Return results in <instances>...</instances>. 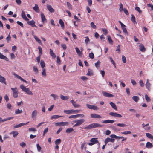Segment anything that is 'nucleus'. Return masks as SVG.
Masks as SVG:
<instances>
[{
	"mask_svg": "<svg viewBox=\"0 0 153 153\" xmlns=\"http://www.w3.org/2000/svg\"><path fill=\"white\" fill-rule=\"evenodd\" d=\"M20 88L22 90L25 92L29 95H33V93L31 91L29 88H26L23 85H20Z\"/></svg>",
	"mask_w": 153,
	"mask_h": 153,
	"instance_id": "obj_1",
	"label": "nucleus"
},
{
	"mask_svg": "<svg viewBox=\"0 0 153 153\" xmlns=\"http://www.w3.org/2000/svg\"><path fill=\"white\" fill-rule=\"evenodd\" d=\"M85 121V120L84 119H80L79 120H76L74 121V122L76 123L73 126V127L80 125L84 123Z\"/></svg>",
	"mask_w": 153,
	"mask_h": 153,
	"instance_id": "obj_2",
	"label": "nucleus"
},
{
	"mask_svg": "<svg viewBox=\"0 0 153 153\" xmlns=\"http://www.w3.org/2000/svg\"><path fill=\"white\" fill-rule=\"evenodd\" d=\"M11 89L13 92V97L15 98L18 97V92L17 88L16 87H15L14 88H12Z\"/></svg>",
	"mask_w": 153,
	"mask_h": 153,
	"instance_id": "obj_3",
	"label": "nucleus"
},
{
	"mask_svg": "<svg viewBox=\"0 0 153 153\" xmlns=\"http://www.w3.org/2000/svg\"><path fill=\"white\" fill-rule=\"evenodd\" d=\"M109 114L110 115L115 117L121 118L122 117L120 114H118L116 112H110Z\"/></svg>",
	"mask_w": 153,
	"mask_h": 153,
	"instance_id": "obj_4",
	"label": "nucleus"
},
{
	"mask_svg": "<svg viewBox=\"0 0 153 153\" xmlns=\"http://www.w3.org/2000/svg\"><path fill=\"white\" fill-rule=\"evenodd\" d=\"M69 123L67 122H57L55 123V125L57 126H64L65 125H68Z\"/></svg>",
	"mask_w": 153,
	"mask_h": 153,
	"instance_id": "obj_5",
	"label": "nucleus"
},
{
	"mask_svg": "<svg viewBox=\"0 0 153 153\" xmlns=\"http://www.w3.org/2000/svg\"><path fill=\"white\" fill-rule=\"evenodd\" d=\"M13 74L15 76V77L21 80V81H23L26 83V84L27 83V82L26 80H24L20 76L17 75L15 73H13Z\"/></svg>",
	"mask_w": 153,
	"mask_h": 153,
	"instance_id": "obj_6",
	"label": "nucleus"
},
{
	"mask_svg": "<svg viewBox=\"0 0 153 153\" xmlns=\"http://www.w3.org/2000/svg\"><path fill=\"white\" fill-rule=\"evenodd\" d=\"M27 23L33 27H37V26L35 25V22L34 20L28 21L27 22Z\"/></svg>",
	"mask_w": 153,
	"mask_h": 153,
	"instance_id": "obj_7",
	"label": "nucleus"
},
{
	"mask_svg": "<svg viewBox=\"0 0 153 153\" xmlns=\"http://www.w3.org/2000/svg\"><path fill=\"white\" fill-rule=\"evenodd\" d=\"M115 140L113 138H106L105 140V145H106L109 142H114Z\"/></svg>",
	"mask_w": 153,
	"mask_h": 153,
	"instance_id": "obj_8",
	"label": "nucleus"
},
{
	"mask_svg": "<svg viewBox=\"0 0 153 153\" xmlns=\"http://www.w3.org/2000/svg\"><path fill=\"white\" fill-rule=\"evenodd\" d=\"M37 114V111L36 110H34L32 113L31 117L33 119L36 118Z\"/></svg>",
	"mask_w": 153,
	"mask_h": 153,
	"instance_id": "obj_9",
	"label": "nucleus"
},
{
	"mask_svg": "<svg viewBox=\"0 0 153 153\" xmlns=\"http://www.w3.org/2000/svg\"><path fill=\"white\" fill-rule=\"evenodd\" d=\"M47 7L48 10L51 13H53L55 12V10L52 8V6L49 4L47 5Z\"/></svg>",
	"mask_w": 153,
	"mask_h": 153,
	"instance_id": "obj_10",
	"label": "nucleus"
},
{
	"mask_svg": "<svg viewBox=\"0 0 153 153\" xmlns=\"http://www.w3.org/2000/svg\"><path fill=\"white\" fill-rule=\"evenodd\" d=\"M63 111L64 113L67 114H74V110L73 109H71L68 110H64Z\"/></svg>",
	"mask_w": 153,
	"mask_h": 153,
	"instance_id": "obj_11",
	"label": "nucleus"
},
{
	"mask_svg": "<svg viewBox=\"0 0 153 153\" xmlns=\"http://www.w3.org/2000/svg\"><path fill=\"white\" fill-rule=\"evenodd\" d=\"M29 123V122H27V123H19V124L16 125V126H14V128H18L19 127H20L23 126H24V125H26L27 124Z\"/></svg>",
	"mask_w": 153,
	"mask_h": 153,
	"instance_id": "obj_12",
	"label": "nucleus"
},
{
	"mask_svg": "<svg viewBox=\"0 0 153 153\" xmlns=\"http://www.w3.org/2000/svg\"><path fill=\"white\" fill-rule=\"evenodd\" d=\"M21 16L26 21H28L29 19L26 16L25 12L23 10L22 12Z\"/></svg>",
	"mask_w": 153,
	"mask_h": 153,
	"instance_id": "obj_13",
	"label": "nucleus"
},
{
	"mask_svg": "<svg viewBox=\"0 0 153 153\" xmlns=\"http://www.w3.org/2000/svg\"><path fill=\"white\" fill-rule=\"evenodd\" d=\"M91 118H100L101 117L98 114H92L91 115Z\"/></svg>",
	"mask_w": 153,
	"mask_h": 153,
	"instance_id": "obj_14",
	"label": "nucleus"
},
{
	"mask_svg": "<svg viewBox=\"0 0 153 153\" xmlns=\"http://www.w3.org/2000/svg\"><path fill=\"white\" fill-rule=\"evenodd\" d=\"M103 95L105 97H114V95H113L110 93L104 92H103Z\"/></svg>",
	"mask_w": 153,
	"mask_h": 153,
	"instance_id": "obj_15",
	"label": "nucleus"
},
{
	"mask_svg": "<svg viewBox=\"0 0 153 153\" xmlns=\"http://www.w3.org/2000/svg\"><path fill=\"white\" fill-rule=\"evenodd\" d=\"M139 49L142 52H144L146 50V49L143 44H140L139 45Z\"/></svg>",
	"mask_w": 153,
	"mask_h": 153,
	"instance_id": "obj_16",
	"label": "nucleus"
},
{
	"mask_svg": "<svg viewBox=\"0 0 153 153\" xmlns=\"http://www.w3.org/2000/svg\"><path fill=\"white\" fill-rule=\"evenodd\" d=\"M93 128L98 127H102L103 126L97 123H92Z\"/></svg>",
	"mask_w": 153,
	"mask_h": 153,
	"instance_id": "obj_17",
	"label": "nucleus"
},
{
	"mask_svg": "<svg viewBox=\"0 0 153 153\" xmlns=\"http://www.w3.org/2000/svg\"><path fill=\"white\" fill-rule=\"evenodd\" d=\"M70 102L72 104V105L74 106V107L76 108V107H79L80 106V105H79L77 104L76 103V102H74L73 100H72L70 101Z\"/></svg>",
	"mask_w": 153,
	"mask_h": 153,
	"instance_id": "obj_18",
	"label": "nucleus"
},
{
	"mask_svg": "<svg viewBox=\"0 0 153 153\" xmlns=\"http://www.w3.org/2000/svg\"><path fill=\"white\" fill-rule=\"evenodd\" d=\"M0 82L6 85V79L5 78L0 75Z\"/></svg>",
	"mask_w": 153,
	"mask_h": 153,
	"instance_id": "obj_19",
	"label": "nucleus"
},
{
	"mask_svg": "<svg viewBox=\"0 0 153 153\" xmlns=\"http://www.w3.org/2000/svg\"><path fill=\"white\" fill-rule=\"evenodd\" d=\"M151 85L150 83L149 82V79H147L146 80V82L145 84V85L147 89L149 90Z\"/></svg>",
	"mask_w": 153,
	"mask_h": 153,
	"instance_id": "obj_20",
	"label": "nucleus"
},
{
	"mask_svg": "<svg viewBox=\"0 0 153 153\" xmlns=\"http://www.w3.org/2000/svg\"><path fill=\"white\" fill-rule=\"evenodd\" d=\"M0 58L1 59H4L6 61H8L9 59L5 56L3 55L0 53Z\"/></svg>",
	"mask_w": 153,
	"mask_h": 153,
	"instance_id": "obj_21",
	"label": "nucleus"
},
{
	"mask_svg": "<svg viewBox=\"0 0 153 153\" xmlns=\"http://www.w3.org/2000/svg\"><path fill=\"white\" fill-rule=\"evenodd\" d=\"M50 53L51 55V56L53 58L55 59L56 57V56L54 53L53 52V50L51 49H50Z\"/></svg>",
	"mask_w": 153,
	"mask_h": 153,
	"instance_id": "obj_22",
	"label": "nucleus"
},
{
	"mask_svg": "<svg viewBox=\"0 0 153 153\" xmlns=\"http://www.w3.org/2000/svg\"><path fill=\"white\" fill-rule=\"evenodd\" d=\"M114 121L113 120H104L102 121V123H112L114 122Z\"/></svg>",
	"mask_w": 153,
	"mask_h": 153,
	"instance_id": "obj_23",
	"label": "nucleus"
},
{
	"mask_svg": "<svg viewBox=\"0 0 153 153\" xmlns=\"http://www.w3.org/2000/svg\"><path fill=\"white\" fill-rule=\"evenodd\" d=\"M33 9L37 13H39V9L37 4H35V6L33 7Z\"/></svg>",
	"mask_w": 153,
	"mask_h": 153,
	"instance_id": "obj_24",
	"label": "nucleus"
},
{
	"mask_svg": "<svg viewBox=\"0 0 153 153\" xmlns=\"http://www.w3.org/2000/svg\"><path fill=\"white\" fill-rule=\"evenodd\" d=\"M146 147L147 148L149 149L152 148L153 147V146L151 143L148 142L146 143Z\"/></svg>",
	"mask_w": 153,
	"mask_h": 153,
	"instance_id": "obj_25",
	"label": "nucleus"
},
{
	"mask_svg": "<svg viewBox=\"0 0 153 153\" xmlns=\"http://www.w3.org/2000/svg\"><path fill=\"white\" fill-rule=\"evenodd\" d=\"M75 49L78 55L79 56H81L82 54V51H80L79 49L77 47H76Z\"/></svg>",
	"mask_w": 153,
	"mask_h": 153,
	"instance_id": "obj_26",
	"label": "nucleus"
},
{
	"mask_svg": "<svg viewBox=\"0 0 153 153\" xmlns=\"http://www.w3.org/2000/svg\"><path fill=\"white\" fill-rule=\"evenodd\" d=\"M60 96L61 99L62 100H67L69 98V96H65L62 95H61Z\"/></svg>",
	"mask_w": 153,
	"mask_h": 153,
	"instance_id": "obj_27",
	"label": "nucleus"
},
{
	"mask_svg": "<svg viewBox=\"0 0 153 153\" xmlns=\"http://www.w3.org/2000/svg\"><path fill=\"white\" fill-rule=\"evenodd\" d=\"M41 17L42 20V22H44L45 21H46L47 20L45 17V16L42 13H41Z\"/></svg>",
	"mask_w": 153,
	"mask_h": 153,
	"instance_id": "obj_28",
	"label": "nucleus"
},
{
	"mask_svg": "<svg viewBox=\"0 0 153 153\" xmlns=\"http://www.w3.org/2000/svg\"><path fill=\"white\" fill-rule=\"evenodd\" d=\"M143 128L146 130H148L150 129V127L149 126V123H147L144 126H143Z\"/></svg>",
	"mask_w": 153,
	"mask_h": 153,
	"instance_id": "obj_29",
	"label": "nucleus"
},
{
	"mask_svg": "<svg viewBox=\"0 0 153 153\" xmlns=\"http://www.w3.org/2000/svg\"><path fill=\"white\" fill-rule=\"evenodd\" d=\"M62 117V116H59L56 115H54L51 117V119H57Z\"/></svg>",
	"mask_w": 153,
	"mask_h": 153,
	"instance_id": "obj_30",
	"label": "nucleus"
},
{
	"mask_svg": "<svg viewBox=\"0 0 153 153\" xmlns=\"http://www.w3.org/2000/svg\"><path fill=\"white\" fill-rule=\"evenodd\" d=\"M135 18L134 15L133 14L131 15V20L133 22V23L134 24H136L137 23V22L135 21Z\"/></svg>",
	"mask_w": 153,
	"mask_h": 153,
	"instance_id": "obj_31",
	"label": "nucleus"
},
{
	"mask_svg": "<svg viewBox=\"0 0 153 153\" xmlns=\"http://www.w3.org/2000/svg\"><path fill=\"white\" fill-rule=\"evenodd\" d=\"M18 132H17V131H13L12 132H11L10 134H13V137H16L18 135Z\"/></svg>",
	"mask_w": 153,
	"mask_h": 153,
	"instance_id": "obj_32",
	"label": "nucleus"
},
{
	"mask_svg": "<svg viewBox=\"0 0 153 153\" xmlns=\"http://www.w3.org/2000/svg\"><path fill=\"white\" fill-rule=\"evenodd\" d=\"M110 104L111 106L115 110H117V106L114 103L111 102L110 103Z\"/></svg>",
	"mask_w": 153,
	"mask_h": 153,
	"instance_id": "obj_33",
	"label": "nucleus"
},
{
	"mask_svg": "<svg viewBox=\"0 0 153 153\" xmlns=\"http://www.w3.org/2000/svg\"><path fill=\"white\" fill-rule=\"evenodd\" d=\"M59 23L61 25V27L62 29L64 28V24L63 21L61 19H59Z\"/></svg>",
	"mask_w": 153,
	"mask_h": 153,
	"instance_id": "obj_34",
	"label": "nucleus"
},
{
	"mask_svg": "<svg viewBox=\"0 0 153 153\" xmlns=\"http://www.w3.org/2000/svg\"><path fill=\"white\" fill-rule=\"evenodd\" d=\"M97 138H92L91 139V140H90V141L91 142H92L93 143H94V144L95 143H98L99 144H100V143L99 142V141L97 140H96V139H97Z\"/></svg>",
	"mask_w": 153,
	"mask_h": 153,
	"instance_id": "obj_35",
	"label": "nucleus"
},
{
	"mask_svg": "<svg viewBox=\"0 0 153 153\" xmlns=\"http://www.w3.org/2000/svg\"><path fill=\"white\" fill-rule=\"evenodd\" d=\"M13 117H9L7 118L2 119L1 118V122H3L8 120H10L11 119L13 118Z\"/></svg>",
	"mask_w": 153,
	"mask_h": 153,
	"instance_id": "obj_36",
	"label": "nucleus"
},
{
	"mask_svg": "<svg viewBox=\"0 0 153 153\" xmlns=\"http://www.w3.org/2000/svg\"><path fill=\"white\" fill-rule=\"evenodd\" d=\"M108 40L109 41V43L111 44H112L113 43V41L112 40L111 36L109 35L107 36Z\"/></svg>",
	"mask_w": 153,
	"mask_h": 153,
	"instance_id": "obj_37",
	"label": "nucleus"
},
{
	"mask_svg": "<svg viewBox=\"0 0 153 153\" xmlns=\"http://www.w3.org/2000/svg\"><path fill=\"white\" fill-rule=\"evenodd\" d=\"M74 129L72 128H67L66 130V132L68 133H69L74 131Z\"/></svg>",
	"mask_w": 153,
	"mask_h": 153,
	"instance_id": "obj_38",
	"label": "nucleus"
},
{
	"mask_svg": "<svg viewBox=\"0 0 153 153\" xmlns=\"http://www.w3.org/2000/svg\"><path fill=\"white\" fill-rule=\"evenodd\" d=\"M93 74L92 71L90 69H88L87 75L88 76H91Z\"/></svg>",
	"mask_w": 153,
	"mask_h": 153,
	"instance_id": "obj_39",
	"label": "nucleus"
},
{
	"mask_svg": "<svg viewBox=\"0 0 153 153\" xmlns=\"http://www.w3.org/2000/svg\"><path fill=\"white\" fill-rule=\"evenodd\" d=\"M133 100L136 102H137L139 99V98L138 97L134 96L132 97Z\"/></svg>",
	"mask_w": 153,
	"mask_h": 153,
	"instance_id": "obj_40",
	"label": "nucleus"
},
{
	"mask_svg": "<svg viewBox=\"0 0 153 153\" xmlns=\"http://www.w3.org/2000/svg\"><path fill=\"white\" fill-rule=\"evenodd\" d=\"M146 135L148 138L153 140V136L150 133H146Z\"/></svg>",
	"mask_w": 153,
	"mask_h": 153,
	"instance_id": "obj_41",
	"label": "nucleus"
},
{
	"mask_svg": "<svg viewBox=\"0 0 153 153\" xmlns=\"http://www.w3.org/2000/svg\"><path fill=\"white\" fill-rule=\"evenodd\" d=\"M51 96L53 97L54 100H56L59 97V96L56 95H55L54 94H51Z\"/></svg>",
	"mask_w": 153,
	"mask_h": 153,
	"instance_id": "obj_42",
	"label": "nucleus"
},
{
	"mask_svg": "<svg viewBox=\"0 0 153 153\" xmlns=\"http://www.w3.org/2000/svg\"><path fill=\"white\" fill-rule=\"evenodd\" d=\"M34 37L35 39L39 43L41 44V42L39 39L36 36H34Z\"/></svg>",
	"mask_w": 153,
	"mask_h": 153,
	"instance_id": "obj_43",
	"label": "nucleus"
},
{
	"mask_svg": "<svg viewBox=\"0 0 153 153\" xmlns=\"http://www.w3.org/2000/svg\"><path fill=\"white\" fill-rule=\"evenodd\" d=\"M42 68L43 70L42 71V75L43 76L45 77L46 76V74L45 72L46 70L45 68Z\"/></svg>",
	"mask_w": 153,
	"mask_h": 153,
	"instance_id": "obj_44",
	"label": "nucleus"
},
{
	"mask_svg": "<svg viewBox=\"0 0 153 153\" xmlns=\"http://www.w3.org/2000/svg\"><path fill=\"white\" fill-rule=\"evenodd\" d=\"M92 128H93L92 124H91L90 125H88V126L85 127L84 129H89Z\"/></svg>",
	"mask_w": 153,
	"mask_h": 153,
	"instance_id": "obj_45",
	"label": "nucleus"
},
{
	"mask_svg": "<svg viewBox=\"0 0 153 153\" xmlns=\"http://www.w3.org/2000/svg\"><path fill=\"white\" fill-rule=\"evenodd\" d=\"M36 129L33 128H29L28 129V131L29 132H31V131H33V132H35L36 131Z\"/></svg>",
	"mask_w": 153,
	"mask_h": 153,
	"instance_id": "obj_46",
	"label": "nucleus"
},
{
	"mask_svg": "<svg viewBox=\"0 0 153 153\" xmlns=\"http://www.w3.org/2000/svg\"><path fill=\"white\" fill-rule=\"evenodd\" d=\"M117 126H118L120 127H126L127 126V125L124 123H118L117 124Z\"/></svg>",
	"mask_w": 153,
	"mask_h": 153,
	"instance_id": "obj_47",
	"label": "nucleus"
},
{
	"mask_svg": "<svg viewBox=\"0 0 153 153\" xmlns=\"http://www.w3.org/2000/svg\"><path fill=\"white\" fill-rule=\"evenodd\" d=\"M22 112V111L19 109H16L15 111V113L16 114H18L21 113Z\"/></svg>",
	"mask_w": 153,
	"mask_h": 153,
	"instance_id": "obj_48",
	"label": "nucleus"
},
{
	"mask_svg": "<svg viewBox=\"0 0 153 153\" xmlns=\"http://www.w3.org/2000/svg\"><path fill=\"white\" fill-rule=\"evenodd\" d=\"M61 142V140L60 139H57L55 141V144L56 145H58Z\"/></svg>",
	"mask_w": 153,
	"mask_h": 153,
	"instance_id": "obj_49",
	"label": "nucleus"
},
{
	"mask_svg": "<svg viewBox=\"0 0 153 153\" xmlns=\"http://www.w3.org/2000/svg\"><path fill=\"white\" fill-rule=\"evenodd\" d=\"M40 65L41 67H45V64L44 61L41 60L40 62Z\"/></svg>",
	"mask_w": 153,
	"mask_h": 153,
	"instance_id": "obj_50",
	"label": "nucleus"
},
{
	"mask_svg": "<svg viewBox=\"0 0 153 153\" xmlns=\"http://www.w3.org/2000/svg\"><path fill=\"white\" fill-rule=\"evenodd\" d=\"M123 134L125 135H127L131 133V132L129 131H125L121 132Z\"/></svg>",
	"mask_w": 153,
	"mask_h": 153,
	"instance_id": "obj_51",
	"label": "nucleus"
},
{
	"mask_svg": "<svg viewBox=\"0 0 153 153\" xmlns=\"http://www.w3.org/2000/svg\"><path fill=\"white\" fill-rule=\"evenodd\" d=\"M145 98L147 102H149L150 101V97L147 95V94H145Z\"/></svg>",
	"mask_w": 153,
	"mask_h": 153,
	"instance_id": "obj_52",
	"label": "nucleus"
},
{
	"mask_svg": "<svg viewBox=\"0 0 153 153\" xmlns=\"http://www.w3.org/2000/svg\"><path fill=\"white\" fill-rule=\"evenodd\" d=\"M91 27L93 29H95L96 28V26L94 25L93 22H91L90 24Z\"/></svg>",
	"mask_w": 153,
	"mask_h": 153,
	"instance_id": "obj_53",
	"label": "nucleus"
},
{
	"mask_svg": "<svg viewBox=\"0 0 153 153\" xmlns=\"http://www.w3.org/2000/svg\"><path fill=\"white\" fill-rule=\"evenodd\" d=\"M68 8L70 9H72V5L68 2H67Z\"/></svg>",
	"mask_w": 153,
	"mask_h": 153,
	"instance_id": "obj_54",
	"label": "nucleus"
},
{
	"mask_svg": "<svg viewBox=\"0 0 153 153\" xmlns=\"http://www.w3.org/2000/svg\"><path fill=\"white\" fill-rule=\"evenodd\" d=\"M38 48L39 51V55H41L42 53V49L40 46H39Z\"/></svg>",
	"mask_w": 153,
	"mask_h": 153,
	"instance_id": "obj_55",
	"label": "nucleus"
},
{
	"mask_svg": "<svg viewBox=\"0 0 153 153\" xmlns=\"http://www.w3.org/2000/svg\"><path fill=\"white\" fill-rule=\"evenodd\" d=\"M80 79L83 81H87L88 79V78L84 76H81Z\"/></svg>",
	"mask_w": 153,
	"mask_h": 153,
	"instance_id": "obj_56",
	"label": "nucleus"
},
{
	"mask_svg": "<svg viewBox=\"0 0 153 153\" xmlns=\"http://www.w3.org/2000/svg\"><path fill=\"white\" fill-rule=\"evenodd\" d=\"M135 9L137 11H138L140 14H141L142 13V11L140 10V8L138 7H136L135 8Z\"/></svg>",
	"mask_w": 153,
	"mask_h": 153,
	"instance_id": "obj_57",
	"label": "nucleus"
},
{
	"mask_svg": "<svg viewBox=\"0 0 153 153\" xmlns=\"http://www.w3.org/2000/svg\"><path fill=\"white\" fill-rule=\"evenodd\" d=\"M77 118V114L71 115L69 117V118L70 119H71V118L76 119V118Z\"/></svg>",
	"mask_w": 153,
	"mask_h": 153,
	"instance_id": "obj_58",
	"label": "nucleus"
},
{
	"mask_svg": "<svg viewBox=\"0 0 153 153\" xmlns=\"http://www.w3.org/2000/svg\"><path fill=\"white\" fill-rule=\"evenodd\" d=\"M85 143H83L82 145H81V149H85L86 150V147H84V146H85Z\"/></svg>",
	"mask_w": 153,
	"mask_h": 153,
	"instance_id": "obj_59",
	"label": "nucleus"
},
{
	"mask_svg": "<svg viewBox=\"0 0 153 153\" xmlns=\"http://www.w3.org/2000/svg\"><path fill=\"white\" fill-rule=\"evenodd\" d=\"M36 147L37 149V150L38 152H40L41 149V147H40V146H39V144H36Z\"/></svg>",
	"mask_w": 153,
	"mask_h": 153,
	"instance_id": "obj_60",
	"label": "nucleus"
},
{
	"mask_svg": "<svg viewBox=\"0 0 153 153\" xmlns=\"http://www.w3.org/2000/svg\"><path fill=\"white\" fill-rule=\"evenodd\" d=\"M89 56L91 59H93L94 58V54L92 53H89Z\"/></svg>",
	"mask_w": 153,
	"mask_h": 153,
	"instance_id": "obj_61",
	"label": "nucleus"
},
{
	"mask_svg": "<svg viewBox=\"0 0 153 153\" xmlns=\"http://www.w3.org/2000/svg\"><path fill=\"white\" fill-rule=\"evenodd\" d=\"M16 22L19 25H20L22 27H23L24 25L21 22L19 21H17Z\"/></svg>",
	"mask_w": 153,
	"mask_h": 153,
	"instance_id": "obj_62",
	"label": "nucleus"
},
{
	"mask_svg": "<svg viewBox=\"0 0 153 153\" xmlns=\"http://www.w3.org/2000/svg\"><path fill=\"white\" fill-rule=\"evenodd\" d=\"M122 59L123 62L124 63H126V57L123 55L122 56Z\"/></svg>",
	"mask_w": 153,
	"mask_h": 153,
	"instance_id": "obj_63",
	"label": "nucleus"
},
{
	"mask_svg": "<svg viewBox=\"0 0 153 153\" xmlns=\"http://www.w3.org/2000/svg\"><path fill=\"white\" fill-rule=\"evenodd\" d=\"M85 43L86 44H87L88 42L90 41L88 37L86 36L85 37Z\"/></svg>",
	"mask_w": 153,
	"mask_h": 153,
	"instance_id": "obj_64",
	"label": "nucleus"
}]
</instances>
